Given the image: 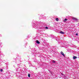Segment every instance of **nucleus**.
<instances>
[{"label":"nucleus","instance_id":"1","mask_svg":"<svg viewBox=\"0 0 79 79\" xmlns=\"http://www.w3.org/2000/svg\"><path fill=\"white\" fill-rule=\"evenodd\" d=\"M72 19H73V20H75V21H77L78 20V19L74 17H73Z\"/></svg>","mask_w":79,"mask_h":79},{"label":"nucleus","instance_id":"2","mask_svg":"<svg viewBox=\"0 0 79 79\" xmlns=\"http://www.w3.org/2000/svg\"><path fill=\"white\" fill-rule=\"evenodd\" d=\"M61 53L62 55H63L64 56V53H63V52L61 51Z\"/></svg>","mask_w":79,"mask_h":79},{"label":"nucleus","instance_id":"3","mask_svg":"<svg viewBox=\"0 0 79 79\" xmlns=\"http://www.w3.org/2000/svg\"><path fill=\"white\" fill-rule=\"evenodd\" d=\"M59 32L60 33V34H65L63 32L61 31H60Z\"/></svg>","mask_w":79,"mask_h":79},{"label":"nucleus","instance_id":"4","mask_svg":"<svg viewBox=\"0 0 79 79\" xmlns=\"http://www.w3.org/2000/svg\"><path fill=\"white\" fill-rule=\"evenodd\" d=\"M73 60H75V59H76V58H77V57L76 56H74L73 57Z\"/></svg>","mask_w":79,"mask_h":79},{"label":"nucleus","instance_id":"5","mask_svg":"<svg viewBox=\"0 0 79 79\" xmlns=\"http://www.w3.org/2000/svg\"><path fill=\"white\" fill-rule=\"evenodd\" d=\"M37 44H40V42H39V41L38 40H37L36 41V42Z\"/></svg>","mask_w":79,"mask_h":79},{"label":"nucleus","instance_id":"6","mask_svg":"<svg viewBox=\"0 0 79 79\" xmlns=\"http://www.w3.org/2000/svg\"><path fill=\"white\" fill-rule=\"evenodd\" d=\"M56 21H59V19H58V18H56Z\"/></svg>","mask_w":79,"mask_h":79},{"label":"nucleus","instance_id":"7","mask_svg":"<svg viewBox=\"0 0 79 79\" xmlns=\"http://www.w3.org/2000/svg\"><path fill=\"white\" fill-rule=\"evenodd\" d=\"M28 77H31V75L30 74H28Z\"/></svg>","mask_w":79,"mask_h":79},{"label":"nucleus","instance_id":"8","mask_svg":"<svg viewBox=\"0 0 79 79\" xmlns=\"http://www.w3.org/2000/svg\"><path fill=\"white\" fill-rule=\"evenodd\" d=\"M0 71L1 72H3V69H1Z\"/></svg>","mask_w":79,"mask_h":79},{"label":"nucleus","instance_id":"9","mask_svg":"<svg viewBox=\"0 0 79 79\" xmlns=\"http://www.w3.org/2000/svg\"><path fill=\"white\" fill-rule=\"evenodd\" d=\"M53 63H56V62H55V61H54V60H53Z\"/></svg>","mask_w":79,"mask_h":79},{"label":"nucleus","instance_id":"10","mask_svg":"<svg viewBox=\"0 0 79 79\" xmlns=\"http://www.w3.org/2000/svg\"><path fill=\"white\" fill-rule=\"evenodd\" d=\"M45 28H46V29H48V27H46Z\"/></svg>","mask_w":79,"mask_h":79},{"label":"nucleus","instance_id":"11","mask_svg":"<svg viewBox=\"0 0 79 79\" xmlns=\"http://www.w3.org/2000/svg\"><path fill=\"white\" fill-rule=\"evenodd\" d=\"M67 20H68V19H65V21H67Z\"/></svg>","mask_w":79,"mask_h":79},{"label":"nucleus","instance_id":"12","mask_svg":"<svg viewBox=\"0 0 79 79\" xmlns=\"http://www.w3.org/2000/svg\"><path fill=\"white\" fill-rule=\"evenodd\" d=\"M76 35H77V36L78 35V34L76 33Z\"/></svg>","mask_w":79,"mask_h":79}]
</instances>
